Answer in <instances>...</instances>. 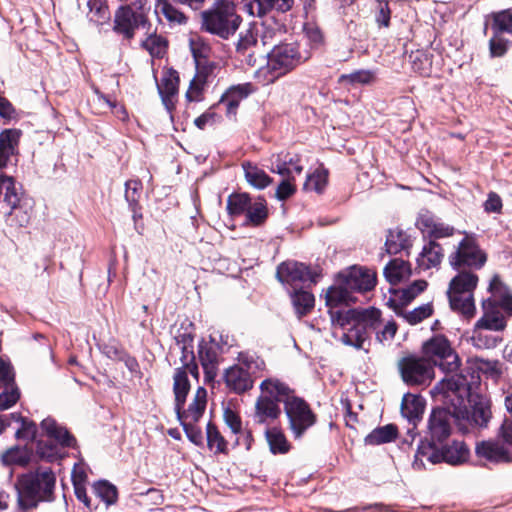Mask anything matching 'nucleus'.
Here are the masks:
<instances>
[{
    "label": "nucleus",
    "instance_id": "nucleus-1",
    "mask_svg": "<svg viewBox=\"0 0 512 512\" xmlns=\"http://www.w3.org/2000/svg\"><path fill=\"white\" fill-rule=\"evenodd\" d=\"M330 319L333 326H339L343 330L342 343L356 349H362L364 342L373 332L382 343L392 339L397 331L395 322H388L381 331L378 330L381 326V311L374 307L331 311Z\"/></svg>",
    "mask_w": 512,
    "mask_h": 512
},
{
    "label": "nucleus",
    "instance_id": "nucleus-2",
    "mask_svg": "<svg viewBox=\"0 0 512 512\" xmlns=\"http://www.w3.org/2000/svg\"><path fill=\"white\" fill-rule=\"evenodd\" d=\"M480 388V376L466 369L458 374L446 376L431 390L432 396L451 412L454 419L467 420V404L475 389Z\"/></svg>",
    "mask_w": 512,
    "mask_h": 512
},
{
    "label": "nucleus",
    "instance_id": "nucleus-3",
    "mask_svg": "<svg viewBox=\"0 0 512 512\" xmlns=\"http://www.w3.org/2000/svg\"><path fill=\"white\" fill-rule=\"evenodd\" d=\"M15 487L19 507L22 510L34 509L40 503L55 500L56 475L50 468L39 467L19 476Z\"/></svg>",
    "mask_w": 512,
    "mask_h": 512
},
{
    "label": "nucleus",
    "instance_id": "nucleus-4",
    "mask_svg": "<svg viewBox=\"0 0 512 512\" xmlns=\"http://www.w3.org/2000/svg\"><path fill=\"white\" fill-rule=\"evenodd\" d=\"M438 366L445 373L459 369V356L450 346L449 341L441 335L434 336L423 344L422 357H418V384L434 378V367Z\"/></svg>",
    "mask_w": 512,
    "mask_h": 512
},
{
    "label": "nucleus",
    "instance_id": "nucleus-5",
    "mask_svg": "<svg viewBox=\"0 0 512 512\" xmlns=\"http://www.w3.org/2000/svg\"><path fill=\"white\" fill-rule=\"evenodd\" d=\"M489 292L491 296L482 302L483 315L475 325L500 332L506 327L504 314L512 315V295L497 275L490 282Z\"/></svg>",
    "mask_w": 512,
    "mask_h": 512
},
{
    "label": "nucleus",
    "instance_id": "nucleus-6",
    "mask_svg": "<svg viewBox=\"0 0 512 512\" xmlns=\"http://www.w3.org/2000/svg\"><path fill=\"white\" fill-rule=\"evenodd\" d=\"M201 30L228 40L239 29L242 18L232 1L220 0L201 12Z\"/></svg>",
    "mask_w": 512,
    "mask_h": 512
},
{
    "label": "nucleus",
    "instance_id": "nucleus-7",
    "mask_svg": "<svg viewBox=\"0 0 512 512\" xmlns=\"http://www.w3.org/2000/svg\"><path fill=\"white\" fill-rule=\"evenodd\" d=\"M457 271L458 273L450 280L447 296L451 309L469 319L476 313L474 290L479 279L473 271Z\"/></svg>",
    "mask_w": 512,
    "mask_h": 512
},
{
    "label": "nucleus",
    "instance_id": "nucleus-8",
    "mask_svg": "<svg viewBox=\"0 0 512 512\" xmlns=\"http://www.w3.org/2000/svg\"><path fill=\"white\" fill-rule=\"evenodd\" d=\"M260 389L263 394L256 401L254 419L258 423H268L280 416L279 403L285 404V397L292 390L285 383L273 379L262 381Z\"/></svg>",
    "mask_w": 512,
    "mask_h": 512
},
{
    "label": "nucleus",
    "instance_id": "nucleus-9",
    "mask_svg": "<svg viewBox=\"0 0 512 512\" xmlns=\"http://www.w3.org/2000/svg\"><path fill=\"white\" fill-rule=\"evenodd\" d=\"M310 58L307 51L302 52L297 42L274 45L267 54V67L275 77L283 76L305 63Z\"/></svg>",
    "mask_w": 512,
    "mask_h": 512
},
{
    "label": "nucleus",
    "instance_id": "nucleus-10",
    "mask_svg": "<svg viewBox=\"0 0 512 512\" xmlns=\"http://www.w3.org/2000/svg\"><path fill=\"white\" fill-rule=\"evenodd\" d=\"M151 28L148 11L141 6L134 9L131 5H122L115 11L112 29L123 40L131 41L137 30L144 29L149 32Z\"/></svg>",
    "mask_w": 512,
    "mask_h": 512
},
{
    "label": "nucleus",
    "instance_id": "nucleus-11",
    "mask_svg": "<svg viewBox=\"0 0 512 512\" xmlns=\"http://www.w3.org/2000/svg\"><path fill=\"white\" fill-rule=\"evenodd\" d=\"M3 202L10 207V211L6 214V222L12 227H26L31 220L33 203L32 200L25 197L21 191V186L11 177V185L4 192Z\"/></svg>",
    "mask_w": 512,
    "mask_h": 512
},
{
    "label": "nucleus",
    "instance_id": "nucleus-12",
    "mask_svg": "<svg viewBox=\"0 0 512 512\" xmlns=\"http://www.w3.org/2000/svg\"><path fill=\"white\" fill-rule=\"evenodd\" d=\"M284 410L289 429L295 438H301L316 423L317 416L309 404L303 398L295 396L293 392L285 397Z\"/></svg>",
    "mask_w": 512,
    "mask_h": 512
},
{
    "label": "nucleus",
    "instance_id": "nucleus-13",
    "mask_svg": "<svg viewBox=\"0 0 512 512\" xmlns=\"http://www.w3.org/2000/svg\"><path fill=\"white\" fill-rule=\"evenodd\" d=\"M486 254L480 249L473 236L465 235L457 249L449 255V263L455 270L475 271L486 262Z\"/></svg>",
    "mask_w": 512,
    "mask_h": 512
},
{
    "label": "nucleus",
    "instance_id": "nucleus-14",
    "mask_svg": "<svg viewBox=\"0 0 512 512\" xmlns=\"http://www.w3.org/2000/svg\"><path fill=\"white\" fill-rule=\"evenodd\" d=\"M320 274L304 263L287 260L280 263L276 269V278L287 289L300 288L309 284H316Z\"/></svg>",
    "mask_w": 512,
    "mask_h": 512
},
{
    "label": "nucleus",
    "instance_id": "nucleus-15",
    "mask_svg": "<svg viewBox=\"0 0 512 512\" xmlns=\"http://www.w3.org/2000/svg\"><path fill=\"white\" fill-rule=\"evenodd\" d=\"M512 462V450H474V453H446L445 463L456 466L465 463L490 467L491 465Z\"/></svg>",
    "mask_w": 512,
    "mask_h": 512
},
{
    "label": "nucleus",
    "instance_id": "nucleus-16",
    "mask_svg": "<svg viewBox=\"0 0 512 512\" xmlns=\"http://www.w3.org/2000/svg\"><path fill=\"white\" fill-rule=\"evenodd\" d=\"M467 414V420L454 419V423L462 433L468 432L473 426L485 427L490 421L492 416L490 400L480 392V388L475 389L469 397Z\"/></svg>",
    "mask_w": 512,
    "mask_h": 512
},
{
    "label": "nucleus",
    "instance_id": "nucleus-17",
    "mask_svg": "<svg viewBox=\"0 0 512 512\" xmlns=\"http://www.w3.org/2000/svg\"><path fill=\"white\" fill-rule=\"evenodd\" d=\"M220 341L222 344L210 335L208 340L202 338L198 343V359L203 368L206 382L214 381L217 376L220 356L224 353V345H227V342L223 341L222 335H220Z\"/></svg>",
    "mask_w": 512,
    "mask_h": 512
},
{
    "label": "nucleus",
    "instance_id": "nucleus-18",
    "mask_svg": "<svg viewBox=\"0 0 512 512\" xmlns=\"http://www.w3.org/2000/svg\"><path fill=\"white\" fill-rule=\"evenodd\" d=\"M454 420L451 412L444 408H436L429 418L428 429L431 442L428 448H438L437 442L442 443L450 434V421Z\"/></svg>",
    "mask_w": 512,
    "mask_h": 512
},
{
    "label": "nucleus",
    "instance_id": "nucleus-19",
    "mask_svg": "<svg viewBox=\"0 0 512 512\" xmlns=\"http://www.w3.org/2000/svg\"><path fill=\"white\" fill-rule=\"evenodd\" d=\"M207 404V391L203 387H198L193 401L187 409L175 411L184 431L188 433L189 428H193L203 416Z\"/></svg>",
    "mask_w": 512,
    "mask_h": 512
},
{
    "label": "nucleus",
    "instance_id": "nucleus-20",
    "mask_svg": "<svg viewBox=\"0 0 512 512\" xmlns=\"http://www.w3.org/2000/svg\"><path fill=\"white\" fill-rule=\"evenodd\" d=\"M43 435L61 448H76L77 439L66 426L58 423L54 418L47 417L40 423Z\"/></svg>",
    "mask_w": 512,
    "mask_h": 512
},
{
    "label": "nucleus",
    "instance_id": "nucleus-21",
    "mask_svg": "<svg viewBox=\"0 0 512 512\" xmlns=\"http://www.w3.org/2000/svg\"><path fill=\"white\" fill-rule=\"evenodd\" d=\"M196 74L190 82L189 90L186 93V99L190 102L197 100L192 93L200 94L203 87L212 78L216 77V70L219 68L218 63L209 59L195 62Z\"/></svg>",
    "mask_w": 512,
    "mask_h": 512
},
{
    "label": "nucleus",
    "instance_id": "nucleus-22",
    "mask_svg": "<svg viewBox=\"0 0 512 512\" xmlns=\"http://www.w3.org/2000/svg\"><path fill=\"white\" fill-rule=\"evenodd\" d=\"M22 131L16 128L4 129L0 132V169L12 163L18 155V147Z\"/></svg>",
    "mask_w": 512,
    "mask_h": 512
},
{
    "label": "nucleus",
    "instance_id": "nucleus-23",
    "mask_svg": "<svg viewBox=\"0 0 512 512\" xmlns=\"http://www.w3.org/2000/svg\"><path fill=\"white\" fill-rule=\"evenodd\" d=\"M350 291L367 292L376 286V272L363 267H353L344 276Z\"/></svg>",
    "mask_w": 512,
    "mask_h": 512
},
{
    "label": "nucleus",
    "instance_id": "nucleus-24",
    "mask_svg": "<svg viewBox=\"0 0 512 512\" xmlns=\"http://www.w3.org/2000/svg\"><path fill=\"white\" fill-rule=\"evenodd\" d=\"M227 388L236 393L242 394L253 387L254 380L249 372L243 371V367L234 365L225 370L223 375Z\"/></svg>",
    "mask_w": 512,
    "mask_h": 512
},
{
    "label": "nucleus",
    "instance_id": "nucleus-25",
    "mask_svg": "<svg viewBox=\"0 0 512 512\" xmlns=\"http://www.w3.org/2000/svg\"><path fill=\"white\" fill-rule=\"evenodd\" d=\"M418 228H420L424 241L450 237L454 234V227L445 224L433 217H421L418 221Z\"/></svg>",
    "mask_w": 512,
    "mask_h": 512
},
{
    "label": "nucleus",
    "instance_id": "nucleus-26",
    "mask_svg": "<svg viewBox=\"0 0 512 512\" xmlns=\"http://www.w3.org/2000/svg\"><path fill=\"white\" fill-rule=\"evenodd\" d=\"M300 162L301 159L298 154L280 153L272 161L271 171L282 177H294L295 174L300 175L303 172V166Z\"/></svg>",
    "mask_w": 512,
    "mask_h": 512
},
{
    "label": "nucleus",
    "instance_id": "nucleus-27",
    "mask_svg": "<svg viewBox=\"0 0 512 512\" xmlns=\"http://www.w3.org/2000/svg\"><path fill=\"white\" fill-rule=\"evenodd\" d=\"M400 413L405 418L411 427L407 428L406 436L402 439V445L411 446L415 439L414 430L416 429V394L407 392L403 395Z\"/></svg>",
    "mask_w": 512,
    "mask_h": 512
},
{
    "label": "nucleus",
    "instance_id": "nucleus-28",
    "mask_svg": "<svg viewBox=\"0 0 512 512\" xmlns=\"http://www.w3.org/2000/svg\"><path fill=\"white\" fill-rule=\"evenodd\" d=\"M293 4L294 0H250L246 7L249 15L263 17L272 10L285 13Z\"/></svg>",
    "mask_w": 512,
    "mask_h": 512
},
{
    "label": "nucleus",
    "instance_id": "nucleus-29",
    "mask_svg": "<svg viewBox=\"0 0 512 512\" xmlns=\"http://www.w3.org/2000/svg\"><path fill=\"white\" fill-rule=\"evenodd\" d=\"M257 46V37L252 30H247L245 33H240L239 39L236 43V54L240 61L246 63L248 66L256 65L255 49Z\"/></svg>",
    "mask_w": 512,
    "mask_h": 512
},
{
    "label": "nucleus",
    "instance_id": "nucleus-30",
    "mask_svg": "<svg viewBox=\"0 0 512 512\" xmlns=\"http://www.w3.org/2000/svg\"><path fill=\"white\" fill-rule=\"evenodd\" d=\"M443 258V249L436 241L429 240L418 254V270L438 268Z\"/></svg>",
    "mask_w": 512,
    "mask_h": 512
},
{
    "label": "nucleus",
    "instance_id": "nucleus-31",
    "mask_svg": "<svg viewBox=\"0 0 512 512\" xmlns=\"http://www.w3.org/2000/svg\"><path fill=\"white\" fill-rule=\"evenodd\" d=\"M287 291L295 314L299 319L306 316L313 310L315 297L310 291L303 289V287L287 289Z\"/></svg>",
    "mask_w": 512,
    "mask_h": 512
},
{
    "label": "nucleus",
    "instance_id": "nucleus-32",
    "mask_svg": "<svg viewBox=\"0 0 512 512\" xmlns=\"http://www.w3.org/2000/svg\"><path fill=\"white\" fill-rule=\"evenodd\" d=\"M267 201L262 196L252 198L250 205L243 215H245V225L258 227L263 225L268 218Z\"/></svg>",
    "mask_w": 512,
    "mask_h": 512
},
{
    "label": "nucleus",
    "instance_id": "nucleus-33",
    "mask_svg": "<svg viewBox=\"0 0 512 512\" xmlns=\"http://www.w3.org/2000/svg\"><path fill=\"white\" fill-rule=\"evenodd\" d=\"M399 437V430L396 424L389 423L373 429L365 438L364 442L369 446H380L394 442Z\"/></svg>",
    "mask_w": 512,
    "mask_h": 512
},
{
    "label": "nucleus",
    "instance_id": "nucleus-34",
    "mask_svg": "<svg viewBox=\"0 0 512 512\" xmlns=\"http://www.w3.org/2000/svg\"><path fill=\"white\" fill-rule=\"evenodd\" d=\"M173 392L175 395V411L183 409L190 391V382L185 368H176L173 375Z\"/></svg>",
    "mask_w": 512,
    "mask_h": 512
},
{
    "label": "nucleus",
    "instance_id": "nucleus-35",
    "mask_svg": "<svg viewBox=\"0 0 512 512\" xmlns=\"http://www.w3.org/2000/svg\"><path fill=\"white\" fill-rule=\"evenodd\" d=\"M223 418L226 425L231 429L233 434H240L236 438V445L244 444L246 448L252 445V438L250 432L242 431V422L240 416L230 407H225Z\"/></svg>",
    "mask_w": 512,
    "mask_h": 512
},
{
    "label": "nucleus",
    "instance_id": "nucleus-36",
    "mask_svg": "<svg viewBox=\"0 0 512 512\" xmlns=\"http://www.w3.org/2000/svg\"><path fill=\"white\" fill-rule=\"evenodd\" d=\"M412 247L410 237L407 233L400 229H389L386 235L385 249L390 255L398 254L402 251H406Z\"/></svg>",
    "mask_w": 512,
    "mask_h": 512
},
{
    "label": "nucleus",
    "instance_id": "nucleus-37",
    "mask_svg": "<svg viewBox=\"0 0 512 512\" xmlns=\"http://www.w3.org/2000/svg\"><path fill=\"white\" fill-rule=\"evenodd\" d=\"M242 168L246 181L258 190L265 189L273 182V179L263 169L252 162H243Z\"/></svg>",
    "mask_w": 512,
    "mask_h": 512
},
{
    "label": "nucleus",
    "instance_id": "nucleus-38",
    "mask_svg": "<svg viewBox=\"0 0 512 512\" xmlns=\"http://www.w3.org/2000/svg\"><path fill=\"white\" fill-rule=\"evenodd\" d=\"M383 273L387 281L395 285L408 278L411 275L412 270L409 262L395 258L388 262Z\"/></svg>",
    "mask_w": 512,
    "mask_h": 512
},
{
    "label": "nucleus",
    "instance_id": "nucleus-39",
    "mask_svg": "<svg viewBox=\"0 0 512 512\" xmlns=\"http://www.w3.org/2000/svg\"><path fill=\"white\" fill-rule=\"evenodd\" d=\"M326 306L329 307L328 313L330 312H338L339 310L334 311L333 309L338 307L339 305L345 304L348 305L350 302H353L354 299L350 294V289L346 285L345 281L342 285L339 286H331L325 295Z\"/></svg>",
    "mask_w": 512,
    "mask_h": 512
},
{
    "label": "nucleus",
    "instance_id": "nucleus-40",
    "mask_svg": "<svg viewBox=\"0 0 512 512\" xmlns=\"http://www.w3.org/2000/svg\"><path fill=\"white\" fill-rule=\"evenodd\" d=\"M155 13L163 15L171 26L185 25L188 22V17L169 0H157Z\"/></svg>",
    "mask_w": 512,
    "mask_h": 512
},
{
    "label": "nucleus",
    "instance_id": "nucleus-41",
    "mask_svg": "<svg viewBox=\"0 0 512 512\" xmlns=\"http://www.w3.org/2000/svg\"><path fill=\"white\" fill-rule=\"evenodd\" d=\"M495 333L496 331H490L484 327L474 325L470 337L471 343L478 349H492L502 340L501 337Z\"/></svg>",
    "mask_w": 512,
    "mask_h": 512
},
{
    "label": "nucleus",
    "instance_id": "nucleus-42",
    "mask_svg": "<svg viewBox=\"0 0 512 512\" xmlns=\"http://www.w3.org/2000/svg\"><path fill=\"white\" fill-rule=\"evenodd\" d=\"M148 36L141 42V47L148 51L153 58H162L167 51L168 41L161 35L156 34V31L146 32Z\"/></svg>",
    "mask_w": 512,
    "mask_h": 512
},
{
    "label": "nucleus",
    "instance_id": "nucleus-43",
    "mask_svg": "<svg viewBox=\"0 0 512 512\" xmlns=\"http://www.w3.org/2000/svg\"><path fill=\"white\" fill-rule=\"evenodd\" d=\"M252 197L246 192H234L227 198V212L232 217L242 216L247 211Z\"/></svg>",
    "mask_w": 512,
    "mask_h": 512
},
{
    "label": "nucleus",
    "instance_id": "nucleus-44",
    "mask_svg": "<svg viewBox=\"0 0 512 512\" xmlns=\"http://www.w3.org/2000/svg\"><path fill=\"white\" fill-rule=\"evenodd\" d=\"M238 361V366L243 367V371L249 372V376L252 378L257 377L258 373L265 368V362L254 352H240Z\"/></svg>",
    "mask_w": 512,
    "mask_h": 512
},
{
    "label": "nucleus",
    "instance_id": "nucleus-45",
    "mask_svg": "<svg viewBox=\"0 0 512 512\" xmlns=\"http://www.w3.org/2000/svg\"><path fill=\"white\" fill-rule=\"evenodd\" d=\"M92 489L94 494L100 498L106 506L114 505L118 500V490L116 486L107 480L96 481Z\"/></svg>",
    "mask_w": 512,
    "mask_h": 512
},
{
    "label": "nucleus",
    "instance_id": "nucleus-46",
    "mask_svg": "<svg viewBox=\"0 0 512 512\" xmlns=\"http://www.w3.org/2000/svg\"><path fill=\"white\" fill-rule=\"evenodd\" d=\"M89 20L96 25H103L110 19V12L106 0H88Z\"/></svg>",
    "mask_w": 512,
    "mask_h": 512
},
{
    "label": "nucleus",
    "instance_id": "nucleus-47",
    "mask_svg": "<svg viewBox=\"0 0 512 512\" xmlns=\"http://www.w3.org/2000/svg\"><path fill=\"white\" fill-rule=\"evenodd\" d=\"M376 78V74L372 70H356L349 74H342L338 78V83L342 85H367L372 83Z\"/></svg>",
    "mask_w": 512,
    "mask_h": 512
},
{
    "label": "nucleus",
    "instance_id": "nucleus-48",
    "mask_svg": "<svg viewBox=\"0 0 512 512\" xmlns=\"http://www.w3.org/2000/svg\"><path fill=\"white\" fill-rule=\"evenodd\" d=\"M142 182L138 179H130L125 182V200L131 212H135L139 208V199L142 192Z\"/></svg>",
    "mask_w": 512,
    "mask_h": 512
},
{
    "label": "nucleus",
    "instance_id": "nucleus-49",
    "mask_svg": "<svg viewBox=\"0 0 512 512\" xmlns=\"http://www.w3.org/2000/svg\"><path fill=\"white\" fill-rule=\"evenodd\" d=\"M504 445H512V421L509 420H505L499 427L495 444L481 442L475 448H501Z\"/></svg>",
    "mask_w": 512,
    "mask_h": 512
},
{
    "label": "nucleus",
    "instance_id": "nucleus-50",
    "mask_svg": "<svg viewBox=\"0 0 512 512\" xmlns=\"http://www.w3.org/2000/svg\"><path fill=\"white\" fill-rule=\"evenodd\" d=\"M491 29L495 34L512 32V9L503 10L493 14Z\"/></svg>",
    "mask_w": 512,
    "mask_h": 512
},
{
    "label": "nucleus",
    "instance_id": "nucleus-51",
    "mask_svg": "<svg viewBox=\"0 0 512 512\" xmlns=\"http://www.w3.org/2000/svg\"><path fill=\"white\" fill-rule=\"evenodd\" d=\"M179 74L173 68L168 69L158 85L159 94H168L176 96L179 88Z\"/></svg>",
    "mask_w": 512,
    "mask_h": 512
},
{
    "label": "nucleus",
    "instance_id": "nucleus-52",
    "mask_svg": "<svg viewBox=\"0 0 512 512\" xmlns=\"http://www.w3.org/2000/svg\"><path fill=\"white\" fill-rule=\"evenodd\" d=\"M474 366L478 372L485 374L487 377L493 380L499 379L502 374L501 363L497 360L476 358Z\"/></svg>",
    "mask_w": 512,
    "mask_h": 512
},
{
    "label": "nucleus",
    "instance_id": "nucleus-53",
    "mask_svg": "<svg viewBox=\"0 0 512 512\" xmlns=\"http://www.w3.org/2000/svg\"><path fill=\"white\" fill-rule=\"evenodd\" d=\"M327 172L325 170H316L312 174L307 175L306 181L303 185L306 191H315L321 194L327 185Z\"/></svg>",
    "mask_w": 512,
    "mask_h": 512
},
{
    "label": "nucleus",
    "instance_id": "nucleus-54",
    "mask_svg": "<svg viewBox=\"0 0 512 512\" xmlns=\"http://www.w3.org/2000/svg\"><path fill=\"white\" fill-rule=\"evenodd\" d=\"M399 369L404 382L410 385L416 384V354L402 358Z\"/></svg>",
    "mask_w": 512,
    "mask_h": 512
},
{
    "label": "nucleus",
    "instance_id": "nucleus-55",
    "mask_svg": "<svg viewBox=\"0 0 512 512\" xmlns=\"http://www.w3.org/2000/svg\"><path fill=\"white\" fill-rule=\"evenodd\" d=\"M390 301L397 307H405L416 298V281L411 282L406 288L396 289L392 292Z\"/></svg>",
    "mask_w": 512,
    "mask_h": 512
},
{
    "label": "nucleus",
    "instance_id": "nucleus-56",
    "mask_svg": "<svg viewBox=\"0 0 512 512\" xmlns=\"http://www.w3.org/2000/svg\"><path fill=\"white\" fill-rule=\"evenodd\" d=\"M30 450H6L2 455V461L6 465H18L24 467L29 464Z\"/></svg>",
    "mask_w": 512,
    "mask_h": 512
},
{
    "label": "nucleus",
    "instance_id": "nucleus-57",
    "mask_svg": "<svg viewBox=\"0 0 512 512\" xmlns=\"http://www.w3.org/2000/svg\"><path fill=\"white\" fill-rule=\"evenodd\" d=\"M189 46L195 62L209 59L211 47L200 37L190 38Z\"/></svg>",
    "mask_w": 512,
    "mask_h": 512
},
{
    "label": "nucleus",
    "instance_id": "nucleus-58",
    "mask_svg": "<svg viewBox=\"0 0 512 512\" xmlns=\"http://www.w3.org/2000/svg\"><path fill=\"white\" fill-rule=\"evenodd\" d=\"M17 421L21 422V427L16 431L18 439L34 440L38 434L36 423L21 415L17 416Z\"/></svg>",
    "mask_w": 512,
    "mask_h": 512
},
{
    "label": "nucleus",
    "instance_id": "nucleus-59",
    "mask_svg": "<svg viewBox=\"0 0 512 512\" xmlns=\"http://www.w3.org/2000/svg\"><path fill=\"white\" fill-rule=\"evenodd\" d=\"M20 398V390L16 385H10L0 393V410L12 407Z\"/></svg>",
    "mask_w": 512,
    "mask_h": 512
},
{
    "label": "nucleus",
    "instance_id": "nucleus-60",
    "mask_svg": "<svg viewBox=\"0 0 512 512\" xmlns=\"http://www.w3.org/2000/svg\"><path fill=\"white\" fill-rule=\"evenodd\" d=\"M509 40L504 39L503 35L493 33L489 41V51L491 57H501L507 51Z\"/></svg>",
    "mask_w": 512,
    "mask_h": 512
},
{
    "label": "nucleus",
    "instance_id": "nucleus-61",
    "mask_svg": "<svg viewBox=\"0 0 512 512\" xmlns=\"http://www.w3.org/2000/svg\"><path fill=\"white\" fill-rule=\"evenodd\" d=\"M0 384L9 387L15 385V372L9 360L0 357Z\"/></svg>",
    "mask_w": 512,
    "mask_h": 512
},
{
    "label": "nucleus",
    "instance_id": "nucleus-62",
    "mask_svg": "<svg viewBox=\"0 0 512 512\" xmlns=\"http://www.w3.org/2000/svg\"><path fill=\"white\" fill-rule=\"evenodd\" d=\"M294 177H283V180L279 183L275 196L279 201H285L290 198L295 192L296 187L293 184Z\"/></svg>",
    "mask_w": 512,
    "mask_h": 512
},
{
    "label": "nucleus",
    "instance_id": "nucleus-63",
    "mask_svg": "<svg viewBox=\"0 0 512 512\" xmlns=\"http://www.w3.org/2000/svg\"><path fill=\"white\" fill-rule=\"evenodd\" d=\"M269 448H289L283 432L277 428L267 429L265 431Z\"/></svg>",
    "mask_w": 512,
    "mask_h": 512
},
{
    "label": "nucleus",
    "instance_id": "nucleus-64",
    "mask_svg": "<svg viewBox=\"0 0 512 512\" xmlns=\"http://www.w3.org/2000/svg\"><path fill=\"white\" fill-rule=\"evenodd\" d=\"M193 324L190 323L187 327H181L177 330L174 340L178 346H192L194 343L195 334L193 332Z\"/></svg>",
    "mask_w": 512,
    "mask_h": 512
}]
</instances>
